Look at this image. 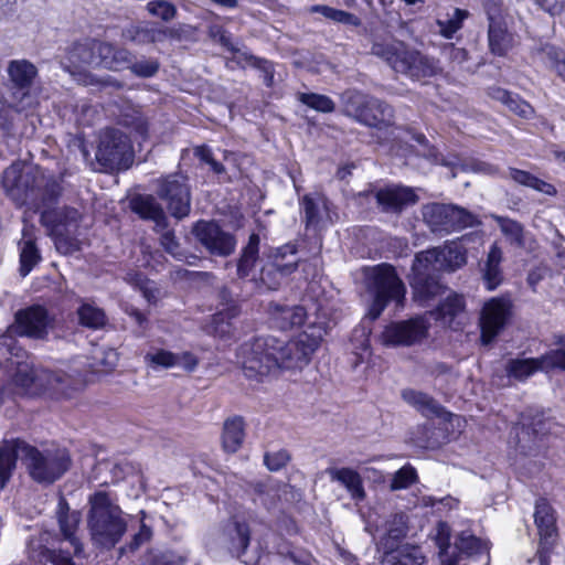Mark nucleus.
<instances>
[{"label":"nucleus","instance_id":"4","mask_svg":"<svg viewBox=\"0 0 565 565\" xmlns=\"http://www.w3.org/2000/svg\"><path fill=\"white\" fill-rule=\"evenodd\" d=\"M2 184L17 204L35 209L50 204L60 192L56 181L47 178L40 168L19 163L4 170Z\"/></svg>","mask_w":565,"mask_h":565},{"label":"nucleus","instance_id":"33","mask_svg":"<svg viewBox=\"0 0 565 565\" xmlns=\"http://www.w3.org/2000/svg\"><path fill=\"white\" fill-rule=\"evenodd\" d=\"M271 323L280 329L288 330L301 326L306 320V310L301 306H270Z\"/></svg>","mask_w":565,"mask_h":565},{"label":"nucleus","instance_id":"24","mask_svg":"<svg viewBox=\"0 0 565 565\" xmlns=\"http://www.w3.org/2000/svg\"><path fill=\"white\" fill-rule=\"evenodd\" d=\"M509 315V303L501 299L487 302L481 312V341L489 344L503 328Z\"/></svg>","mask_w":565,"mask_h":565},{"label":"nucleus","instance_id":"7","mask_svg":"<svg viewBox=\"0 0 565 565\" xmlns=\"http://www.w3.org/2000/svg\"><path fill=\"white\" fill-rule=\"evenodd\" d=\"M365 287L373 300L369 308V317L377 319L390 302L403 307L406 288L395 268L386 263L363 268Z\"/></svg>","mask_w":565,"mask_h":565},{"label":"nucleus","instance_id":"21","mask_svg":"<svg viewBox=\"0 0 565 565\" xmlns=\"http://www.w3.org/2000/svg\"><path fill=\"white\" fill-rule=\"evenodd\" d=\"M428 327L429 323L424 316L391 323L384 329L382 340L386 345H412L427 335Z\"/></svg>","mask_w":565,"mask_h":565},{"label":"nucleus","instance_id":"37","mask_svg":"<svg viewBox=\"0 0 565 565\" xmlns=\"http://www.w3.org/2000/svg\"><path fill=\"white\" fill-rule=\"evenodd\" d=\"M245 438V424L242 417L227 418L223 425L222 446L226 452L234 454L243 445Z\"/></svg>","mask_w":565,"mask_h":565},{"label":"nucleus","instance_id":"50","mask_svg":"<svg viewBox=\"0 0 565 565\" xmlns=\"http://www.w3.org/2000/svg\"><path fill=\"white\" fill-rule=\"evenodd\" d=\"M220 299L224 308L214 316L213 321L216 324V328L218 324H222L225 319L235 318L239 312L236 300L227 288H223L220 291Z\"/></svg>","mask_w":565,"mask_h":565},{"label":"nucleus","instance_id":"22","mask_svg":"<svg viewBox=\"0 0 565 565\" xmlns=\"http://www.w3.org/2000/svg\"><path fill=\"white\" fill-rule=\"evenodd\" d=\"M298 264L296 245L285 244L274 252L271 260L262 268L259 280L267 289L276 290L279 279H270V274L277 271L280 277H287L297 269Z\"/></svg>","mask_w":565,"mask_h":565},{"label":"nucleus","instance_id":"45","mask_svg":"<svg viewBox=\"0 0 565 565\" xmlns=\"http://www.w3.org/2000/svg\"><path fill=\"white\" fill-rule=\"evenodd\" d=\"M555 348L542 355L544 373L558 369L565 372V334L555 335Z\"/></svg>","mask_w":565,"mask_h":565},{"label":"nucleus","instance_id":"51","mask_svg":"<svg viewBox=\"0 0 565 565\" xmlns=\"http://www.w3.org/2000/svg\"><path fill=\"white\" fill-rule=\"evenodd\" d=\"M175 359L177 355L174 352L164 349H152L145 355V362L153 369L175 367Z\"/></svg>","mask_w":565,"mask_h":565},{"label":"nucleus","instance_id":"39","mask_svg":"<svg viewBox=\"0 0 565 565\" xmlns=\"http://www.w3.org/2000/svg\"><path fill=\"white\" fill-rule=\"evenodd\" d=\"M542 355L539 358L510 359L505 364V372L509 377L516 381H526L536 372H544Z\"/></svg>","mask_w":565,"mask_h":565},{"label":"nucleus","instance_id":"14","mask_svg":"<svg viewBox=\"0 0 565 565\" xmlns=\"http://www.w3.org/2000/svg\"><path fill=\"white\" fill-rule=\"evenodd\" d=\"M436 530L437 534L435 540L439 548L441 565H457L459 561L457 552L467 556L488 552L487 543L476 537L469 531H462L458 535L455 545L451 546L449 544V526L446 523L440 522Z\"/></svg>","mask_w":565,"mask_h":565},{"label":"nucleus","instance_id":"48","mask_svg":"<svg viewBox=\"0 0 565 565\" xmlns=\"http://www.w3.org/2000/svg\"><path fill=\"white\" fill-rule=\"evenodd\" d=\"M160 244L167 253L173 256L177 260L185 262L189 265H194L198 260L195 255H188L177 241L172 231H163L160 236Z\"/></svg>","mask_w":565,"mask_h":565},{"label":"nucleus","instance_id":"64","mask_svg":"<svg viewBox=\"0 0 565 565\" xmlns=\"http://www.w3.org/2000/svg\"><path fill=\"white\" fill-rule=\"evenodd\" d=\"M253 65L263 73V82L266 86H271L274 83V66L269 61L253 57Z\"/></svg>","mask_w":565,"mask_h":565},{"label":"nucleus","instance_id":"56","mask_svg":"<svg viewBox=\"0 0 565 565\" xmlns=\"http://www.w3.org/2000/svg\"><path fill=\"white\" fill-rule=\"evenodd\" d=\"M139 45L161 42L168 36V30L154 25H140Z\"/></svg>","mask_w":565,"mask_h":565},{"label":"nucleus","instance_id":"18","mask_svg":"<svg viewBox=\"0 0 565 565\" xmlns=\"http://www.w3.org/2000/svg\"><path fill=\"white\" fill-rule=\"evenodd\" d=\"M7 74L17 111H23L30 106L24 102L30 97L29 92L38 76V68L28 60H12L8 63Z\"/></svg>","mask_w":565,"mask_h":565},{"label":"nucleus","instance_id":"43","mask_svg":"<svg viewBox=\"0 0 565 565\" xmlns=\"http://www.w3.org/2000/svg\"><path fill=\"white\" fill-rule=\"evenodd\" d=\"M309 11L311 13H319L334 23L343 24L347 26L359 28L362 24V21L358 15L329 6L316 4L312 6Z\"/></svg>","mask_w":565,"mask_h":565},{"label":"nucleus","instance_id":"28","mask_svg":"<svg viewBox=\"0 0 565 565\" xmlns=\"http://www.w3.org/2000/svg\"><path fill=\"white\" fill-rule=\"evenodd\" d=\"M331 203L320 194H306L300 201L307 227H324L333 222Z\"/></svg>","mask_w":565,"mask_h":565},{"label":"nucleus","instance_id":"46","mask_svg":"<svg viewBox=\"0 0 565 565\" xmlns=\"http://www.w3.org/2000/svg\"><path fill=\"white\" fill-rule=\"evenodd\" d=\"M118 363V353L114 349H95L89 364L93 373H108Z\"/></svg>","mask_w":565,"mask_h":565},{"label":"nucleus","instance_id":"15","mask_svg":"<svg viewBox=\"0 0 565 565\" xmlns=\"http://www.w3.org/2000/svg\"><path fill=\"white\" fill-rule=\"evenodd\" d=\"M55 518L58 525V534L53 535V542H67L73 548L74 557H86L84 542L78 534L82 521L81 512L72 510L66 499L60 497Z\"/></svg>","mask_w":565,"mask_h":565},{"label":"nucleus","instance_id":"32","mask_svg":"<svg viewBox=\"0 0 565 565\" xmlns=\"http://www.w3.org/2000/svg\"><path fill=\"white\" fill-rule=\"evenodd\" d=\"M98 50L100 66L109 71L118 72L126 70L134 58L130 51L111 43L100 41Z\"/></svg>","mask_w":565,"mask_h":565},{"label":"nucleus","instance_id":"6","mask_svg":"<svg viewBox=\"0 0 565 565\" xmlns=\"http://www.w3.org/2000/svg\"><path fill=\"white\" fill-rule=\"evenodd\" d=\"M53 326L54 318L43 306L33 305L18 310L14 315V322L0 337V363L2 361L9 362L13 356H19L20 348L17 345L13 335L43 340Z\"/></svg>","mask_w":565,"mask_h":565},{"label":"nucleus","instance_id":"62","mask_svg":"<svg viewBox=\"0 0 565 565\" xmlns=\"http://www.w3.org/2000/svg\"><path fill=\"white\" fill-rule=\"evenodd\" d=\"M551 268L545 264H539L532 268L529 274L526 281L533 291H536V286L551 274Z\"/></svg>","mask_w":565,"mask_h":565},{"label":"nucleus","instance_id":"35","mask_svg":"<svg viewBox=\"0 0 565 565\" xmlns=\"http://www.w3.org/2000/svg\"><path fill=\"white\" fill-rule=\"evenodd\" d=\"M503 260V252L501 247L493 243L488 252L487 259L482 267V279L487 289H495L503 280V271L501 263Z\"/></svg>","mask_w":565,"mask_h":565},{"label":"nucleus","instance_id":"26","mask_svg":"<svg viewBox=\"0 0 565 565\" xmlns=\"http://www.w3.org/2000/svg\"><path fill=\"white\" fill-rule=\"evenodd\" d=\"M99 45L100 41H88L75 44L67 53V63H63L64 68L72 75L78 73L84 78L81 70L86 66L99 67Z\"/></svg>","mask_w":565,"mask_h":565},{"label":"nucleus","instance_id":"19","mask_svg":"<svg viewBox=\"0 0 565 565\" xmlns=\"http://www.w3.org/2000/svg\"><path fill=\"white\" fill-rule=\"evenodd\" d=\"M158 195L166 202L168 211L175 218L180 220L189 215L191 195L184 177L174 174L163 179Z\"/></svg>","mask_w":565,"mask_h":565},{"label":"nucleus","instance_id":"13","mask_svg":"<svg viewBox=\"0 0 565 565\" xmlns=\"http://www.w3.org/2000/svg\"><path fill=\"white\" fill-rule=\"evenodd\" d=\"M71 459L66 449L56 448L40 451L30 446L25 466L38 482L52 483L70 468Z\"/></svg>","mask_w":565,"mask_h":565},{"label":"nucleus","instance_id":"8","mask_svg":"<svg viewBox=\"0 0 565 565\" xmlns=\"http://www.w3.org/2000/svg\"><path fill=\"white\" fill-rule=\"evenodd\" d=\"M407 516L405 513L392 514L380 527L376 526L372 533L374 539H379L377 545L385 553L382 565H423L425 557L419 547L403 546L395 550L397 544L406 536Z\"/></svg>","mask_w":565,"mask_h":565},{"label":"nucleus","instance_id":"5","mask_svg":"<svg viewBox=\"0 0 565 565\" xmlns=\"http://www.w3.org/2000/svg\"><path fill=\"white\" fill-rule=\"evenodd\" d=\"M17 371L12 377L15 394H39L43 391H54L66 394L68 388L75 390L83 382V374L74 371L68 374L62 370L50 371L35 369L28 362H17Z\"/></svg>","mask_w":565,"mask_h":565},{"label":"nucleus","instance_id":"23","mask_svg":"<svg viewBox=\"0 0 565 565\" xmlns=\"http://www.w3.org/2000/svg\"><path fill=\"white\" fill-rule=\"evenodd\" d=\"M534 521L540 535V550L537 558L541 565H548L547 552L556 541V519L554 510L545 499H540L535 504Z\"/></svg>","mask_w":565,"mask_h":565},{"label":"nucleus","instance_id":"49","mask_svg":"<svg viewBox=\"0 0 565 565\" xmlns=\"http://www.w3.org/2000/svg\"><path fill=\"white\" fill-rule=\"evenodd\" d=\"M77 315L79 323L90 329H99L106 323L105 312L88 303L82 305L77 310Z\"/></svg>","mask_w":565,"mask_h":565},{"label":"nucleus","instance_id":"30","mask_svg":"<svg viewBox=\"0 0 565 565\" xmlns=\"http://www.w3.org/2000/svg\"><path fill=\"white\" fill-rule=\"evenodd\" d=\"M130 209L143 220L153 221L158 231L166 228L167 217L160 204L151 195H135Z\"/></svg>","mask_w":565,"mask_h":565},{"label":"nucleus","instance_id":"25","mask_svg":"<svg viewBox=\"0 0 565 565\" xmlns=\"http://www.w3.org/2000/svg\"><path fill=\"white\" fill-rule=\"evenodd\" d=\"M491 218L498 224L507 242L514 248L534 253L537 249V242L524 226L510 217L492 214Z\"/></svg>","mask_w":565,"mask_h":565},{"label":"nucleus","instance_id":"54","mask_svg":"<svg viewBox=\"0 0 565 565\" xmlns=\"http://www.w3.org/2000/svg\"><path fill=\"white\" fill-rule=\"evenodd\" d=\"M298 99L306 106L321 113H332L334 103L326 95L315 93H300Z\"/></svg>","mask_w":565,"mask_h":565},{"label":"nucleus","instance_id":"16","mask_svg":"<svg viewBox=\"0 0 565 565\" xmlns=\"http://www.w3.org/2000/svg\"><path fill=\"white\" fill-rule=\"evenodd\" d=\"M484 8L489 21L488 41L490 51L495 55L504 56L518 44V36L509 30L507 18L500 4L487 2Z\"/></svg>","mask_w":565,"mask_h":565},{"label":"nucleus","instance_id":"1","mask_svg":"<svg viewBox=\"0 0 565 565\" xmlns=\"http://www.w3.org/2000/svg\"><path fill=\"white\" fill-rule=\"evenodd\" d=\"M316 349L317 342L309 340L307 334L290 341L262 337L243 343L237 351V361L247 379L260 382L279 369L307 364Z\"/></svg>","mask_w":565,"mask_h":565},{"label":"nucleus","instance_id":"34","mask_svg":"<svg viewBox=\"0 0 565 565\" xmlns=\"http://www.w3.org/2000/svg\"><path fill=\"white\" fill-rule=\"evenodd\" d=\"M20 246V274L22 277L29 275L34 266L40 262L41 255L35 245L33 226H24Z\"/></svg>","mask_w":565,"mask_h":565},{"label":"nucleus","instance_id":"55","mask_svg":"<svg viewBox=\"0 0 565 565\" xmlns=\"http://www.w3.org/2000/svg\"><path fill=\"white\" fill-rule=\"evenodd\" d=\"M147 9L150 14L158 17L166 22L173 20L177 14V8L174 4L166 0H152L148 2Z\"/></svg>","mask_w":565,"mask_h":565},{"label":"nucleus","instance_id":"57","mask_svg":"<svg viewBox=\"0 0 565 565\" xmlns=\"http://www.w3.org/2000/svg\"><path fill=\"white\" fill-rule=\"evenodd\" d=\"M129 68L136 76L139 77H151L159 70V63L157 60L146 58L138 62H134L131 60V64L127 67Z\"/></svg>","mask_w":565,"mask_h":565},{"label":"nucleus","instance_id":"38","mask_svg":"<svg viewBox=\"0 0 565 565\" xmlns=\"http://www.w3.org/2000/svg\"><path fill=\"white\" fill-rule=\"evenodd\" d=\"M403 399L415 407L426 417L444 416V408L429 395L415 390H404L402 392Z\"/></svg>","mask_w":565,"mask_h":565},{"label":"nucleus","instance_id":"11","mask_svg":"<svg viewBox=\"0 0 565 565\" xmlns=\"http://www.w3.org/2000/svg\"><path fill=\"white\" fill-rule=\"evenodd\" d=\"M423 218L434 233L449 234L478 224L469 211L444 203H429L423 206Z\"/></svg>","mask_w":565,"mask_h":565},{"label":"nucleus","instance_id":"41","mask_svg":"<svg viewBox=\"0 0 565 565\" xmlns=\"http://www.w3.org/2000/svg\"><path fill=\"white\" fill-rule=\"evenodd\" d=\"M259 236L253 233L237 260L238 278H246L254 271L258 260Z\"/></svg>","mask_w":565,"mask_h":565},{"label":"nucleus","instance_id":"20","mask_svg":"<svg viewBox=\"0 0 565 565\" xmlns=\"http://www.w3.org/2000/svg\"><path fill=\"white\" fill-rule=\"evenodd\" d=\"M218 544L233 556L241 558L245 564L256 563L258 556H247V547L250 542V531L246 523L235 520L226 522L218 533Z\"/></svg>","mask_w":565,"mask_h":565},{"label":"nucleus","instance_id":"60","mask_svg":"<svg viewBox=\"0 0 565 565\" xmlns=\"http://www.w3.org/2000/svg\"><path fill=\"white\" fill-rule=\"evenodd\" d=\"M289 459V454L286 450H278L276 452L266 454L264 462L269 470L278 471L287 465Z\"/></svg>","mask_w":565,"mask_h":565},{"label":"nucleus","instance_id":"27","mask_svg":"<svg viewBox=\"0 0 565 565\" xmlns=\"http://www.w3.org/2000/svg\"><path fill=\"white\" fill-rule=\"evenodd\" d=\"M30 445L20 439L3 440L0 444V488L3 489L11 478L17 460H26Z\"/></svg>","mask_w":565,"mask_h":565},{"label":"nucleus","instance_id":"52","mask_svg":"<svg viewBox=\"0 0 565 565\" xmlns=\"http://www.w3.org/2000/svg\"><path fill=\"white\" fill-rule=\"evenodd\" d=\"M139 515H140L139 530L137 533H135L132 535L129 543H127L126 545L120 547V553L135 552L140 546H142L143 544H146L147 542L150 541V539L152 536V530L145 522V518H146L145 511H140Z\"/></svg>","mask_w":565,"mask_h":565},{"label":"nucleus","instance_id":"59","mask_svg":"<svg viewBox=\"0 0 565 565\" xmlns=\"http://www.w3.org/2000/svg\"><path fill=\"white\" fill-rule=\"evenodd\" d=\"M508 108L524 119H530L534 115V108L525 100L521 99L518 95L511 94L505 104Z\"/></svg>","mask_w":565,"mask_h":565},{"label":"nucleus","instance_id":"2","mask_svg":"<svg viewBox=\"0 0 565 565\" xmlns=\"http://www.w3.org/2000/svg\"><path fill=\"white\" fill-rule=\"evenodd\" d=\"M466 260L463 247L456 242L416 254L411 277L415 299L425 305L440 295L444 288L438 281L437 274L455 271L463 266Z\"/></svg>","mask_w":565,"mask_h":565},{"label":"nucleus","instance_id":"29","mask_svg":"<svg viewBox=\"0 0 565 565\" xmlns=\"http://www.w3.org/2000/svg\"><path fill=\"white\" fill-rule=\"evenodd\" d=\"M375 199L385 212H399L417 200L412 189L399 185L386 186L375 193Z\"/></svg>","mask_w":565,"mask_h":565},{"label":"nucleus","instance_id":"42","mask_svg":"<svg viewBox=\"0 0 565 565\" xmlns=\"http://www.w3.org/2000/svg\"><path fill=\"white\" fill-rule=\"evenodd\" d=\"M465 302L461 296L450 294L438 306L436 312H430V316H436L445 326H452L454 320L463 311Z\"/></svg>","mask_w":565,"mask_h":565},{"label":"nucleus","instance_id":"36","mask_svg":"<svg viewBox=\"0 0 565 565\" xmlns=\"http://www.w3.org/2000/svg\"><path fill=\"white\" fill-rule=\"evenodd\" d=\"M470 15L469 11L450 8L447 11H439L436 19L438 33L446 38L452 39L454 35L462 28V23Z\"/></svg>","mask_w":565,"mask_h":565},{"label":"nucleus","instance_id":"40","mask_svg":"<svg viewBox=\"0 0 565 565\" xmlns=\"http://www.w3.org/2000/svg\"><path fill=\"white\" fill-rule=\"evenodd\" d=\"M555 422L544 412L529 409L522 417L523 429L534 437H543L553 431Z\"/></svg>","mask_w":565,"mask_h":565},{"label":"nucleus","instance_id":"58","mask_svg":"<svg viewBox=\"0 0 565 565\" xmlns=\"http://www.w3.org/2000/svg\"><path fill=\"white\" fill-rule=\"evenodd\" d=\"M182 558L172 552H150L143 565H181Z\"/></svg>","mask_w":565,"mask_h":565},{"label":"nucleus","instance_id":"10","mask_svg":"<svg viewBox=\"0 0 565 565\" xmlns=\"http://www.w3.org/2000/svg\"><path fill=\"white\" fill-rule=\"evenodd\" d=\"M342 103L345 115L370 127L388 125L393 119L391 106L358 90L343 93Z\"/></svg>","mask_w":565,"mask_h":565},{"label":"nucleus","instance_id":"61","mask_svg":"<svg viewBox=\"0 0 565 565\" xmlns=\"http://www.w3.org/2000/svg\"><path fill=\"white\" fill-rule=\"evenodd\" d=\"M175 355H177V359H175L177 367H181L183 371H185L188 373H192L196 370L200 360L195 354H193L190 351H183L180 353H175Z\"/></svg>","mask_w":565,"mask_h":565},{"label":"nucleus","instance_id":"31","mask_svg":"<svg viewBox=\"0 0 565 565\" xmlns=\"http://www.w3.org/2000/svg\"><path fill=\"white\" fill-rule=\"evenodd\" d=\"M331 481H337L345 488L351 499L360 502L366 497L361 475L352 468H329L327 470Z\"/></svg>","mask_w":565,"mask_h":565},{"label":"nucleus","instance_id":"12","mask_svg":"<svg viewBox=\"0 0 565 565\" xmlns=\"http://www.w3.org/2000/svg\"><path fill=\"white\" fill-rule=\"evenodd\" d=\"M95 157L105 170L127 168L132 160L129 137L120 129L106 128L99 135Z\"/></svg>","mask_w":565,"mask_h":565},{"label":"nucleus","instance_id":"44","mask_svg":"<svg viewBox=\"0 0 565 565\" xmlns=\"http://www.w3.org/2000/svg\"><path fill=\"white\" fill-rule=\"evenodd\" d=\"M509 177L514 182H516L521 185H524V186L532 188V189H534L539 192H542L544 194L553 196V195H556V193H557L556 188L553 184L547 183V182L536 178L535 175L531 174L527 171L519 170L515 168H510Z\"/></svg>","mask_w":565,"mask_h":565},{"label":"nucleus","instance_id":"47","mask_svg":"<svg viewBox=\"0 0 565 565\" xmlns=\"http://www.w3.org/2000/svg\"><path fill=\"white\" fill-rule=\"evenodd\" d=\"M537 54L565 82V52L552 45H544Z\"/></svg>","mask_w":565,"mask_h":565},{"label":"nucleus","instance_id":"3","mask_svg":"<svg viewBox=\"0 0 565 565\" xmlns=\"http://www.w3.org/2000/svg\"><path fill=\"white\" fill-rule=\"evenodd\" d=\"M86 527L90 544L99 551H111L128 530L129 515L124 512L115 495L96 491L88 497Z\"/></svg>","mask_w":565,"mask_h":565},{"label":"nucleus","instance_id":"17","mask_svg":"<svg viewBox=\"0 0 565 565\" xmlns=\"http://www.w3.org/2000/svg\"><path fill=\"white\" fill-rule=\"evenodd\" d=\"M192 233L205 249L215 256L227 257L234 253L237 241L235 236L222 230L213 221H199Z\"/></svg>","mask_w":565,"mask_h":565},{"label":"nucleus","instance_id":"9","mask_svg":"<svg viewBox=\"0 0 565 565\" xmlns=\"http://www.w3.org/2000/svg\"><path fill=\"white\" fill-rule=\"evenodd\" d=\"M371 52L385 61L395 72L413 78L431 76L436 72L433 61L393 38L375 39Z\"/></svg>","mask_w":565,"mask_h":565},{"label":"nucleus","instance_id":"53","mask_svg":"<svg viewBox=\"0 0 565 565\" xmlns=\"http://www.w3.org/2000/svg\"><path fill=\"white\" fill-rule=\"evenodd\" d=\"M417 481V472L411 465H405L397 470L391 480L390 490L397 491L409 488Z\"/></svg>","mask_w":565,"mask_h":565},{"label":"nucleus","instance_id":"63","mask_svg":"<svg viewBox=\"0 0 565 565\" xmlns=\"http://www.w3.org/2000/svg\"><path fill=\"white\" fill-rule=\"evenodd\" d=\"M210 35L215 41H217L222 46L227 49L231 52H236L238 49L234 45V43L231 40V35L221 26H212L210 29Z\"/></svg>","mask_w":565,"mask_h":565}]
</instances>
